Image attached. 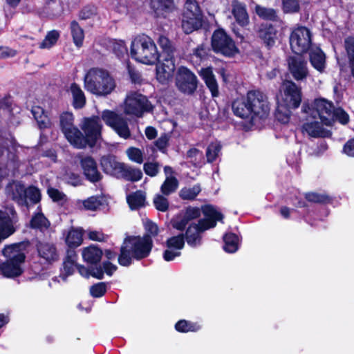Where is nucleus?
I'll return each mask as SVG.
<instances>
[{
    "instance_id": "obj_1",
    "label": "nucleus",
    "mask_w": 354,
    "mask_h": 354,
    "mask_svg": "<svg viewBox=\"0 0 354 354\" xmlns=\"http://www.w3.org/2000/svg\"><path fill=\"white\" fill-rule=\"evenodd\" d=\"M232 109L234 115L248 120L253 125L254 120L267 118L270 108L268 97L263 92L251 90L247 92L245 97L234 100Z\"/></svg>"
},
{
    "instance_id": "obj_2",
    "label": "nucleus",
    "mask_w": 354,
    "mask_h": 354,
    "mask_svg": "<svg viewBox=\"0 0 354 354\" xmlns=\"http://www.w3.org/2000/svg\"><path fill=\"white\" fill-rule=\"evenodd\" d=\"M153 246V239L150 235L127 236L123 241L118 257V263L128 267L133 263V259L140 261L147 258Z\"/></svg>"
},
{
    "instance_id": "obj_3",
    "label": "nucleus",
    "mask_w": 354,
    "mask_h": 354,
    "mask_svg": "<svg viewBox=\"0 0 354 354\" xmlns=\"http://www.w3.org/2000/svg\"><path fill=\"white\" fill-rule=\"evenodd\" d=\"M84 86L93 95L106 97L115 90L116 82L107 70L91 68L84 75Z\"/></svg>"
},
{
    "instance_id": "obj_4",
    "label": "nucleus",
    "mask_w": 354,
    "mask_h": 354,
    "mask_svg": "<svg viewBox=\"0 0 354 354\" xmlns=\"http://www.w3.org/2000/svg\"><path fill=\"white\" fill-rule=\"evenodd\" d=\"M30 245L28 240L20 243L6 245L2 250L3 256L8 259L0 264L1 274L7 278H15L19 277L24 272L21 264L25 262L26 255L20 252V249Z\"/></svg>"
},
{
    "instance_id": "obj_5",
    "label": "nucleus",
    "mask_w": 354,
    "mask_h": 354,
    "mask_svg": "<svg viewBox=\"0 0 354 354\" xmlns=\"http://www.w3.org/2000/svg\"><path fill=\"white\" fill-rule=\"evenodd\" d=\"M81 128L84 133L78 129L75 131L72 145L77 149L94 147L102 137V125L100 118L97 115L85 118Z\"/></svg>"
},
{
    "instance_id": "obj_6",
    "label": "nucleus",
    "mask_w": 354,
    "mask_h": 354,
    "mask_svg": "<svg viewBox=\"0 0 354 354\" xmlns=\"http://www.w3.org/2000/svg\"><path fill=\"white\" fill-rule=\"evenodd\" d=\"M130 53L132 59L147 65H153L160 59L153 40L145 34L138 35L133 39Z\"/></svg>"
},
{
    "instance_id": "obj_7",
    "label": "nucleus",
    "mask_w": 354,
    "mask_h": 354,
    "mask_svg": "<svg viewBox=\"0 0 354 354\" xmlns=\"http://www.w3.org/2000/svg\"><path fill=\"white\" fill-rule=\"evenodd\" d=\"M203 12L196 0H186L182 13L181 28L189 35L203 26Z\"/></svg>"
},
{
    "instance_id": "obj_8",
    "label": "nucleus",
    "mask_w": 354,
    "mask_h": 354,
    "mask_svg": "<svg viewBox=\"0 0 354 354\" xmlns=\"http://www.w3.org/2000/svg\"><path fill=\"white\" fill-rule=\"evenodd\" d=\"M211 46L215 53L228 58L235 57L240 52L234 40L221 28H218L213 32Z\"/></svg>"
},
{
    "instance_id": "obj_9",
    "label": "nucleus",
    "mask_w": 354,
    "mask_h": 354,
    "mask_svg": "<svg viewBox=\"0 0 354 354\" xmlns=\"http://www.w3.org/2000/svg\"><path fill=\"white\" fill-rule=\"evenodd\" d=\"M289 43L291 50L297 55L308 52L312 46V34L308 28L298 26L290 32Z\"/></svg>"
},
{
    "instance_id": "obj_10",
    "label": "nucleus",
    "mask_w": 354,
    "mask_h": 354,
    "mask_svg": "<svg viewBox=\"0 0 354 354\" xmlns=\"http://www.w3.org/2000/svg\"><path fill=\"white\" fill-rule=\"evenodd\" d=\"M281 103L288 108L297 109L303 99L302 88L293 80H285L281 85Z\"/></svg>"
},
{
    "instance_id": "obj_11",
    "label": "nucleus",
    "mask_w": 354,
    "mask_h": 354,
    "mask_svg": "<svg viewBox=\"0 0 354 354\" xmlns=\"http://www.w3.org/2000/svg\"><path fill=\"white\" fill-rule=\"evenodd\" d=\"M101 119L110 127L115 132L124 139H128L131 136L128 120L114 111L105 109L102 112Z\"/></svg>"
},
{
    "instance_id": "obj_12",
    "label": "nucleus",
    "mask_w": 354,
    "mask_h": 354,
    "mask_svg": "<svg viewBox=\"0 0 354 354\" xmlns=\"http://www.w3.org/2000/svg\"><path fill=\"white\" fill-rule=\"evenodd\" d=\"M153 106L148 98L138 92H133L127 96L125 101L124 111L128 115L142 117L145 112H150Z\"/></svg>"
},
{
    "instance_id": "obj_13",
    "label": "nucleus",
    "mask_w": 354,
    "mask_h": 354,
    "mask_svg": "<svg viewBox=\"0 0 354 354\" xmlns=\"http://www.w3.org/2000/svg\"><path fill=\"white\" fill-rule=\"evenodd\" d=\"M198 80L196 75L185 66L178 68L176 85L178 89L186 95H193L198 88Z\"/></svg>"
},
{
    "instance_id": "obj_14",
    "label": "nucleus",
    "mask_w": 354,
    "mask_h": 354,
    "mask_svg": "<svg viewBox=\"0 0 354 354\" xmlns=\"http://www.w3.org/2000/svg\"><path fill=\"white\" fill-rule=\"evenodd\" d=\"M332 102L324 98L315 99L313 103L312 114L313 118L320 119L322 125L331 126L333 124V113L335 109Z\"/></svg>"
},
{
    "instance_id": "obj_15",
    "label": "nucleus",
    "mask_w": 354,
    "mask_h": 354,
    "mask_svg": "<svg viewBox=\"0 0 354 354\" xmlns=\"http://www.w3.org/2000/svg\"><path fill=\"white\" fill-rule=\"evenodd\" d=\"M17 214L14 208L0 209V244L16 232Z\"/></svg>"
},
{
    "instance_id": "obj_16",
    "label": "nucleus",
    "mask_w": 354,
    "mask_h": 354,
    "mask_svg": "<svg viewBox=\"0 0 354 354\" xmlns=\"http://www.w3.org/2000/svg\"><path fill=\"white\" fill-rule=\"evenodd\" d=\"M80 165L85 179L88 182L95 184L102 180L103 175L98 169L97 162L92 156H81Z\"/></svg>"
},
{
    "instance_id": "obj_17",
    "label": "nucleus",
    "mask_w": 354,
    "mask_h": 354,
    "mask_svg": "<svg viewBox=\"0 0 354 354\" xmlns=\"http://www.w3.org/2000/svg\"><path fill=\"white\" fill-rule=\"evenodd\" d=\"M288 69L296 81H303L309 75L307 62L301 57L288 56L286 59Z\"/></svg>"
},
{
    "instance_id": "obj_18",
    "label": "nucleus",
    "mask_w": 354,
    "mask_h": 354,
    "mask_svg": "<svg viewBox=\"0 0 354 354\" xmlns=\"http://www.w3.org/2000/svg\"><path fill=\"white\" fill-rule=\"evenodd\" d=\"M156 64V80L161 84H167L176 69L175 58H160Z\"/></svg>"
},
{
    "instance_id": "obj_19",
    "label": "nucleus",
    "mask_w": 354,
    "mask_h": 354,
    "mask_svg": "<svg viewBox=\"0 0 354 354\" xmlns=\"http://www.w3.org/2000/svg\"><path fill=\"white\" fill-rule=\"evenodd\" d=\"M277 34L278 30L276 26L268 22L260 24L257 30V37L268 50L275 45L278 39Z\"/></svg>"
},
{
    "instance_id": "obj_20",
    "label": "nucleus",
    "mask_w": 354,
    "mask_h": 354,
    "mask_svg": "<svg viewBox=\"0 0 354 354\" xmlns=\"http://www.w3.org/2000/svg\"><path fill=\"white\" fill-rule=\"evenodd\" d=\"M36 248L39 257L44 259L45 263L53 264L58 261L59 254L54 243L38 241L36 244Z\"/></svg>"
},
{
    "instance_id": "obj_21",
    "label": "nucleus",
    "mask_w": 354,
    "mask_h": 354,
    "mask_svg": "<svg viewBox=\"0 0 354 354\" xmlns=\"http://www.w3.org/2000/svg\"><path fill=\"white\" fill-rule=\"evenodd\" d=\"M15 147H10L8 143L0 144V163L6 167L15 169L19 167V157Z\"/></svg>"
},
{
    "instance_id": "obj_22",
    "label": "nucleus",
    "mask_w": 354,
    "mask_h": 354,
    "mask_svg": "<svg viewBox=\"0 0 354 354\" xmlns=\"http://www.w3.org/2000/svg\"><path fill=\"white\" fill-rule=\"evenodd\" d=\"M73 121L74 116L72 113L66 111L59 116L60 129L71 144L74 140L75 131L78 130V128L74 126Z\"/></svg>"
},
{
    "instance_id": "obj_23",
    "label": "nucleus",
    "mask_w": 354,
    "mask_h": 354,
    "mask_svg": "<svg viewBox=\"0 0 354 354\" xmlns=\"http://www.w3.org/2000/svg\"><path fill=\"white\" fill-rule=\"evenodd\" d=\"M231 6L232 14L236 22L241 27L248 26L250 23V18L245 4L239 0H232Z\"/></svg>"
},
{
    "instance_id": "obj_24",
    "label": "nucleus",
    "mask_w": 354,
    "mask_h": 354,
    "mask_svg": "<svg viewBox=\"0 0 354 354\" xmlns=\"http://www.w3.org/2000/svg\"><path fill=\"white\" fill-rule=\"evenodd\" d=\"M101 166L106 174H109L118 178L124 165L123 162L117 161L115 156H106L102 157L100 160Z\"/></svg>"
},
{
    "instance_id": "obj_25",
    "label": "nucleus",
    "mask_w": 354,
    "mask_h": 354,
    "mask_svg": "<svg viewBox=\"0 0 354 354\" xmlns=\"http://www.w3.org/2000/svg\"><path fill=\"white\" fill-rule=\"evenodd\" d=\"M199 75L211 92L212 97L219 95L218 86L211 67L202 68Z\"/></svg>"
},
{
    "instance_id": "obj_26",
    "label": "nucleus",
    "mask_w": 354,
    "mask_h": 354,
    "mask_svg": "<svg viewBox=\"0 0 354 354\" xmlns=\"http://www.w3.org/2000/svg\"><path fill=\"white\" fill-rule=\"evenodd\" d=\"M82 259L88 264L97 265L100 263L103 252L102 250L95 245H90L82 250Z\"/></svg>"
},
{
    "instance_id": "obj_27",
    "label": "nucleus",
    "mask_w": 354,
    "mask_h": 354,
    "mask_svg": "<svg viewBox=\"0 0 354 354\" xmlns=\"http://www.w3.org/2000/svg\"><path fill=\"white\" fill-rule=\"evenodd\" d=\"M69 91L72 95V105L75 109H81L84 108L86 103L85 94L80 86L76 82H73L69 87Z\"/></svg>"
},
{
    "instance_id": "obj_28",
    "label": "nucleus",
    "mask_w": 354,
    "mask_h": 354,
    "mask_svg": "<svg viewBox=\"0 0 354 354\" xmlns=\"http://www.w3.org/2000/svg\"><path fill=\"white\" fill-rule=\"evenodd\" d=\"M84 231L82 228L71 227L65 238V242L68 247V250H75L83 242Z\"/></svg>"
},
{
    "instance_id": "obj_29",
    "label": "nucleus",
    "mask_w": 354,
    "mask_h": 354,
    "mask_svg": "<svg viewBox=\"0 0 354 354\" xmlns=\"http://www.w3.org/2000/svg\"><path fill=\"white\" fill-rule=\"evenodd\" d=\"M77 254L73 250H67L66 256L64 259L62 266V272L63 274V279H66L68 276L73 274L75 271V267H76V259Z\"/></svg>"
},
{
    "instance_id": "obj_30",
    "label": "nucleus",
    "mask_w": 354,
    "mask_h": 354,
    "mask_svg": "<svg viewBox=\"0 0 354 354\" xmlns=\"http://www.w3.org/2000/svg\"><path fill=\"white\" fill-rule=\"evenodd\" d=\"M31 113L35 120L37 121L39 129L44 130L51 127L52 122L42 107L39 106H33L32 108Z\"/></svg>"
},
{
    "instance_id": "obj_31",
    "label": "nucleus",
    "mask_w": 354,
    "mask_h": 354,
    "mask_svg": "<svg viewBox=\"0 0 354 354\" xmlns=\"http://www.w3.org/2000/svg\"><path fill=\"white\" fill-rule=\"evenodd\" d=\"M185 241L192 248H196L202 244L201 233L192 223L189 224L183 234Z\"/></svg>"
},
{
    "instance_id": "obj_32",
    "label": "nucleus",
    "mask_w": 354,
    "mask_h": 354,
    "mask_svg": "<svg viewBox=\"0 0 354 354\" xmlns=\"http://www.w3.org/2000/svg\"><path fill=\"white\" fill-rule=\"evenodd\" d=\"M322 125L317 121L308 122L303 124L301 129L303 132L307 133L310 137L324 138L326 131Z\"/></svg>"
},
{
    "instance_id": "obj_33",
    "label": "nucleus",
    "mask_w": 354,
    "mask_h": 354,
    "mask_svg": "<svg viewBox=\"0 0 354 354\" xmlns=\"http://www.w3.org/2000/svg\"><path fill=\"white\" fill-rule=\"evenodd\" d=\"M309 59L311 65L317 71L323 72L326 67V55L320 48L313 50L309 54Z\"/></svg>"
},
{
    "instance_id": "obj_34",
    "label": "nucleus",
    "mask_w": 354,
    "mask_h": 354,
    "mask_svg": "<svg viewBox=\"0 0 354 354\" xmlns=\"http://www.w3.org/2000/svg\"><path fill=\"white\" fill-rule=\"evenodd\" d=\"M145 200V194L141 190H137L127 196V202L131 210H137L144 207Z\"/></svg>"
},
{
    "instance_id": "obj_35",
    "label": "nucleus",
    "mask_w": 354,
    "mask_h": 354,
    "mask_svg": "<svg viewBox=\"0 0 354 354\" xmlns=\"http://www.w3.org/2000/svg\"><path fill=\"white\" fill-rule=\"evenodd\" d=\"M158 44L162 49L160 53V58H175V47L169 39L164 35H160L158 39Z\"/></svg>"
},
{
    "instance_id": "obj_36",
    "label": "nucleus",
    "mask_w": 354,
    "mask_h": 354,
    "mask_svg": "<svg viewBox=\"0 0 354 354\" xmlns=\"http://www.w3.org/2000/svg\"><path fill=\"white\" fill-rule=\"evenodd\" d=\"M142 172L140 169L133 168L124 164L118 178L131 182H137L142 179Z\"/></svg>"
},
{
    "instance_id": "obj_37",
    "label": "nucleus",
    "mask_w": 354,
    "mask_h": 354,
    "mask_svg": "<svg viewBox=\"0 0 354 354\" xmlns=\"http://www.w3.org/2000/svg\"><path fill=\"white\" fill-rule=\"evenodd\" d=\"M107 205L106 199L102 195L92 196L83 201L84 208L91 211H95Z\"/></svg>"
},
{
    "instance_id": "obj_38",
    "label": "nucleus",
    "mask_w": 354,
    "mask_h": 354,
    "mask_svg": "<svg viewBox=\"0 0 354 354\" xmlns=\"http://www.w3.org/2000/svg\"><path fill=\"white\" fill-rule=\"evenodd\" d=\"M304 198L308 202L313 203L327 205L333 203V198L326 193L308 192L304 194Z\"/></svg>"
},
{
    "instance_id": "obj_39",
    "label": "nucleus",
    "mask_w": 354,
    "mask_h": 354,
    "mask_svg": "<svg viewBox=\"0 0 354 354\" xmlns=\"http://www.w3.org/2000/svg\"><path fill=\"white\" fill-rule=\"evenodd\" d=\"M255 13L261 19L272 21H278L279 16L275 9L266 8L261 5H256Z\"/></svg>"
},
{
    "instance_id": "obj_40",
    "label": "nucleus",
    "mask_w": 354,
    "mask_h": 354,
    "mask_svg": "<svg viewBox=\"0 0 354 354\" xmlns=\"http://www.w3.org/2000/svg\"><path fill=\"white\" fill-rule=\"evenodd\" d=\"M201 210L203 215L209 221H214L216 225L217 221L223 223L224 215L216 209L214 205L206 204L201 206Z\"/></svg>"
},
{
    "instance_id": "obj_41",
    "label": "nucleus",
    "mask_w": 354,
    "mask_h": 354,
    "mask_svg": "<svg viewBox=\"0 0 354 354\" xmlns=\"http://www.w3.org/2000/svg\"><path fill=\"white\" fill-rule=\"evenodd\" d=\"M223 250L227 253H234L239 249V236L232 232L225 233L223 236Z\"/></svg>"
},
{
    "instance_id": "obj_42",
    "label": "nucleus",
    "mask_w": 354,
    "mask_h": 354,
    "mask_svg": "<svg viewBox=\"0 0 354 354\" xmlns=\"http://www.w3.org/2000/svg\"><path fill=\"white\" fill-rule=\"evenodd\" d=\"M175 330L178 333H186L189 332H197L201 326L197 322H193L186 319H180L174 326Z\"/></svg>"
},
{
    "instance_id": "obj_43",
    "label": "nucleus",
    "mask_w": 354,
    "mask_h": 354,
    "mask_svg": "<svg viewBox=\"0 0 354 354\" xmlns=\"http://www.w3.org/2000/svg\"><path fill=\"white\" fill-rule=\"evenodd\" d=\"M70 28L73 43L77 48L82 47L84 39V32L83 29L75 20L71 22Z\"/></svg>"
},
{
    "instance_id": "obj_44",
    "label": "nucleus",
    "mask_w": 354,
    "mask_h": 354,
    "mask_svg": "<svg viewBox=\"0 0 354 354\" xmlns=\"http://www.w3.org/2000/svg\"><path fill=\"white\" fill-rule=\"evenodd\" d=\"M27 188L21 183H17L15 185V189L12 191V198L17 202L19 205H27Z\"/></svg>"
},
{
    "instance_id": "obj_45",
    "label": "nucleus",
    "mask_w": 354,
    "mask_h": 354,
    "mask_svg": "<svg viewBox=\"0 0 354 354\" xmlns=\"http://www.w3.org/2000/svg\"><path fill=\"white\" fill-rule=\"evenodd\" d=\"M151 8L156 14L170 12L174 6V0H151Z\"/></svg>"
},
{
    "instance_id": "obj_46",
    "label": "nucleus",
    "mask_w": 354,
    "mask_h": 354,
    "mask_svg": "<svg viewBox=\"0 0 354 354\" xmlns=\"http://www.w3.org/2000/svg\"><path fill=\"white\" fill-rule=\"evenodd\" d=\"M293 109L286 107L284 104H278L274 112V117L281 124H288L290 121Z\"/></svg>"
},
{
    "instance_id": "obj_47",
    "label": "nucleus",
    "mask_w": 354,
    "mask_h": 354,
    "mask_svg": "<svg viewBox=\"0 0 354 354\" xmlns=\"http://www.w3.org/2000/svg\"><path fill=\"white\" fill-rule=\"evenodd\" d=\"M50 225V221L42 212L35 214L32 216L30 221V227L32 229H48Z\"/></svg>"
},
{
    "instance_id": "obj_48",
    "label": "nucleus",
    "mask_w": 354,
    "mask_h": 354,
    "mask_svg": "<svg viewBox=\"0 0 354 354\" xmlns=\"http://www.w3.org/2000/svg\"><path fill=\"white\" fill-rule=\"evenodd\" d=\"M178 187V180L174 176L167 177L160 187L163 195L169 196L176 192Z\"/></svg>"
},
{
    "instance_id": "obj_49",
    "label": "nucleus",
    "mask_w": 354,
    "mask_h": 354,
    "mask_svg": "<svg viewBox=\"0 0 354 354\" xmlns=\"http://www.w3.org/2000/svg\"><path fill=\"white\" fill-rule=\"evenodd\" d=\"M222 146L220 142H211L206 149V158L208 163L214 162L221 152Z\"/></svg>"
},
{
    "instance_id": "obj_50",
    "label": "nucleus",
    "mask_w": 354,
    "mask_h": 354,
    "mask_svg": "<svg viewBox=\"0 0 354 354\" xmlns=\"http://www.w3.org/2000/svg\"><path fill=\"white\" fill-rule=\"evenodd\" d=\"M201 191V189L199 185H195L191 188L183 187L179 192V196L183 200L192 201L196 198Z\"/></svg>"
},
{
    "instance_id": "obj_51",
    "label": "nucleus",
    "mask_w": 354,
    "mask_h": 354,
    "mask_svg": "<svg viewBox=\"0 0 354 354\" xmlns=\"http://www.w3.org/2000/svg\"><path fill=\"white\" fill-rule=\"evenodd\" d=\"M166 246L169 249H175L177 250H182L185 246V239L183 233L176 236H173L167 239L166 241Z\"/></svg>"
},
{
    "instance_id": "obj_52",
    "label": "nucleus",
    "mask_w": 354,
    "mask_h": 354,
    "mask_svg": "<svg viewBox=\"0 0 354 354\" xmlns=\"http://www.w3.org/2000/svg\"><path fill=\"white\" fill-rule=\"evenodd\" d=\"M59 38V32L58 30H53L48 32L45 39L39 44L40 48H50L55 45Z\"/></svg>"
},
{
    "instance_id": "obj_53",
    "label": "nucleus",
    "mask_w": 354,
    "mask_h": 354,
    "mask_svg": "<svg viewBox=\"0 0 354 354\" xmlns=\"http://www.w3.org/2000/svg\"><path fill=\"white\" fill-rule=\"evenodd\" d=\"M282 10L284 13H297L300 11L299 0H281Z\"/></svg>"
},
{
    "instance_id": "obj_54",
    "label": "nucleus",
    "mask_w": 354,
    "mask_h": 354,
    "mask_svg": "<svg viewBox=\"0 0 354 354\" xmlns=\"http://www.w3.org/2000/svg\"><path fill=\"white\" fill-rule=\"evenodd\" d=\"M349 115L342 107L335 108L333 113V123L337 121L340 124L345 125L349 122Z\"/></svg>"
},
{
    "instance_id": "obj_55",
    "label": "nucleus",
    "mask_w": 354,
    "mask_h": 354,
    "mask_svg": "<svg viewBox=\"0 0 354 354\" xmlns=\"http://www.w3.org/2000/svg\"><path fill=\"white\" fill-rule=\"evenodd\" d=\"M107 291V286L105 282H98L92 285L89 288L90 295L93 298L103 297Z\"/></svg>"
},
{
    "instance_id": "obj_56",
    "label": "nucleus",
    "mask_w": 354,
    "mask_h": 354,
    "mask_svg": "<svg viewBox=\"0 0 354 354\" xmlns=\"http://www.w3.org/2000/svg\"><path fill=\"white\" fill-rule=\"evenodd\" d=\"M153 203L156 209L160 212H165L169 209L168 199L161 194H156L153 198Z\"/></svg>"
},
{
    "instance_id": "obj_57",
    "label": "nucleus",
    "mask_w": 354,
    "mask_h": 354,
    "mask_svg": "<svg viewBox=\"0 0 354 354\" xmlns=\"http://www.w3.org/2000/svg\"><path fill=\"white\" fill-rule=\"evenodd\" d=\"M189 221L185 216V215L180 214L176 216L175 218H172L171 221V223L172 227L179 231H183L185 230L186 226L189 223Z\"/></svg>"
},
{
    "instance_id": "obj_58",
    "label": "nucleus",
    "mask_w": 354,
    "mask_h": 354,
    "mask_svg": "<svg viewBox=\"0 0 354 354\" xmlns=\"http://www.w3.org/2000/svg\"><path fill=\"white\" fill-rule=\"evenodd\" d=\"M113 53L119 59L122 58L125 54L127 53V48L124 41L119 40L113 42L112 45Z\"/></svg>"
},
{
    "instance_id": "obj_59",
    "label": "nucleus",
    "mask_w": 354,
    "mask_h": 354,
    "mask_svg": "<svg viewBox=\"0 0 354 354\" xmlns=\"http://www.w3.org/2000/svg\"><path fill=\"white\" fill-rule=\"evenodd\" d=\"M27 198H29L30 202L33 204H37L40 202L41 199V194L40 190L34 185H30L27 188Z\"/></svg>"
},
{
    "instance_id": "obj_60",
    "label": "nucleus",
    "mask_w": 354,
    "mask_h": 354,
    "mask_svg": "<svg viewBox=\"0 0 354 354\" xmlns=\"http://www.w3.org/2000/svg\"><path fill=\"white\" fill-rule=\"evenodd\" d=\"M97 14V8L93 5H87L83 7L79 12V18L86 20L92 18Z\"/></svg>"
},
{
    "instance_id": "obj_61",
    "label": "nucleus",
    "mask_w": 354,
    "mask_h": 354,
    "mask_svg": "<svg viewBox=\"0 0 354 354\" xmlns=\"http://www.w3.org/2000/svg\"><path fill=\"white\" fill-rule=\"evenodd\" d=\"M127 153L131 160L139 164L143 162V154L140 149L133 147H129L127 150Z\"/></svg>"
},
{
    "instance_id": "obj_62",
    "label": "nucleus",
    "mask_w": 354,
    "mask_h": 354,
    "mask_svg": "<svg viewBox=\"0 0 354 354\" xmlns=\"http://www.w3.org/2000/svg\"><path fill=\"white\" fill-rule=\"evenodd\" d=\"M201 207L199 208L198 207H192L188 206L186 209L183 214L187 218V219L190 222L194 219H196L199 218L201 215Z\"/></svg>"
},
{
    "instance_id": "obj_63",
    "label": "nucleus",
    "mask_w": 354,
    "mask_h": 354,
    "mask_svg": "<svg viewBox=\"0 0 354 354\" xmlns=\"http://www.w3.org/2000/svg\"><path fill=\"white\" fill-rule=\"evenodd\" d=\"M194 227L202 234L205 231L216 227L214 221H209L207 218H201L198 223H192Z\"/></svg>"
},
{
    "instance_id": "obj_64",
    "label": "nucleus",
    "mask_w": 354,
    "mask_h": 354,
    "mask_svg": "<svg viewBox=\"0 0 354 354\" xmlns=\"http://www.w3.org/2000/svg\"><path fill=\"white\" fill-rule=\"evenodd\" d=\"M169 136L167 133H163L154 142V144L160 151L165 153L169 145Z\"/></svg>"
}]
</instances>
